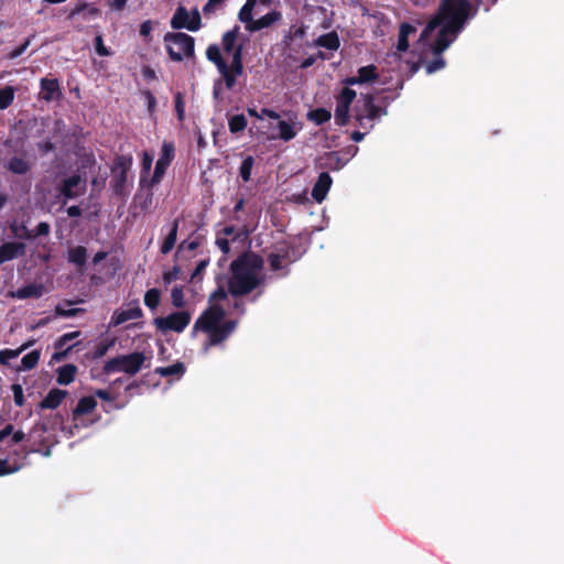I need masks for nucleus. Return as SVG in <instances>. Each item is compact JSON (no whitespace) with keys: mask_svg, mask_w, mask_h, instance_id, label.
Here are the masks:
<instances>
[{"mask_svg":"<svg viewBox=\"0 0 564 564\" xmlns=\"http://www.w3.org/2000/svg\"><path fill=\"white\" fill-rule=\"evenodd\" d=\"M264 265L263 258L253 252L245 251L229 265L228 290L218 286L209 297V301L226 300L228 294L234 297H242L264 284V276L260 275Z\"/></svg>","mask_w":564,"mask_h":564,"instance_id":"obj_1","label":"nucleus"},{"mask_svg":"<svg viewBox=\"0 0 564 564\" xmlns=\"http://www.w3.org/2000/svg\"><path fill=\"white\" fill-rule=\"evenodd\" d=\"M441 22L432 52L441 55L463 32L467 22L477 15V8H473L469 0H441L434 14Z\"/></svg>","mask_w":564,"mask_h":564,"instance_id":"obj_2","label":"nucleus"},{"mask_svg":"<svg viewBox=\"0 0 564 564\" xmlns=\"http://www.w3.org/2000/svg\"><path fill=\"white\" fill-rule=\"evenodd\" d=\"M226 312L217 304L206 308L194 324V330H200L207 334V340L204 344V350L218 346L227 340L238 326L235 319L225 321Z\"/></svg>","mask_w":564,"mask_h":564,"instance_id":"obj_3","label":"nucleus"},{"mask_svg":"<svg viewBox=\"0 0 564 564\" xmlns=\"http://www.w3.org/2000/svg\"><path fill=\"white\" fill-rule=\"evenodd\" d=\"M295 246L288 240H281L272 246V250L267 254V261L270 270L279 272L278 276L285 278L290 274V264L297 261Z\"/></svg>","mask_w":564,"mask_h":564,"instance_id":"obj_4","label":"nucleus"},{"mask_svg":"<svg viewBox=\"0 0 564 564\" xmlns=\"http://www.w3.org/2000/svg\"><path fill=\"white\" fill-rule=\"evenodd\" d=\"M163 41L167 55L173 62H182L184 58L194 56L195 40L193 36L183 32H167Z\"/></svg>","mask_w":564,"mask_h":564,"instance_id":"obj_5","label":"nucleus"},{"mask_svg":"<svg viewBox=\"0 0 564 564\" xmlns=\"http://www.w3.org/2000/svg\"><path fill=\"white\" fill-rule=\"evenodd\" d=\"M145 355L141 351H134L128 355H120L107 360L102 367V371L107 375L122 371L127 375H137L144 365Z\"/></svg>","mask_w":564,"mask_h":564,"instance_id":"obj_6","label":"nucleus"},{"mask_svg":"<svg viewBox=\"0 0 564 564\" xmlns=\"http://www.w3.org/2000/svg\"><path fill=\"white\" fill-rule=\"evenodd\" d=\"M132 164L131 156L118 155L111 167L112 178L111 187L117 195H123L126 192V185L128 181V171Z\"/></svg>","mask_w":564,"mask_h":564,"instance_id":"obj_7","label":"nucleus"},{"mask_svg":"<svg viewBox=\"0 0 564 564\" xmlns=\"http://www.w3.org/2000/svg\"><path fill=\"white\" fill-rule=\"evenodd\" d=\"M191 322V314L187 311L171 313L165 317H156L153 323L162 333H182Z\"/></svg>","mask_w":564,"mask_h":564,"instance_id":"obj_8","label":"nucleus"},{"mask_svg":"<svg viewBox=\"0 0 564 564\" xmlns=\"http://www.w3.org/2000/svg\"><path fill=\"white\" fill-rule=\"evenodd\" d=\"M174 156H175V147H174L173 142L164 141L162 144V148H161L160 158L156 161V164L154 167V173L149 183V185L151 187L159 184L162 181L167 167L174 160Z\"/></svg>","mask_w":564,"mask_h":564,"instance_id":"obj_9","label":"nucleus"},{"mask_svg":"<svg viewBox=\"0 0 564 564\" xmlns=\"http://www.w3.org/2000/svg\"><path fill=\"white\" fill-rule=\"evenodd\" d=\"M364 110L361 112L356 110L355 119L357 123L362 128L366 127V121L370 122V127H372V121L382 115H387V110L377 106L375 104L373 96L370 94L364 96Z\"/></svg>","mask_w":564,"mask_h":564,"instance_id":"obj_10","label":"nucleus"},{"mask_svg":"<svg viewBox=\"0 0 564 564\" xmlns=\"http://www.w3.org/2000/svg\"><path fill=\"white\" fill-rule=\"evenodd\" d=\"M143 316V312L139 306L138 302L133 303V306L128 307L127 310H116L111 316L110 326H119L130 319H138Z\"/></svg>","mask_w":564,"mask_h":564,"instance_id":"obj_11","label":"nucleus"},{"mask_svg":"<svg viewBox=\"0 0 564 564\" xmlns=\"http://www.w3.org/2000/svg\"><path fill=\"white\" fill-rule=\"evenodd\" d=\"M4 167L13 174L25 175L32 170V162L24 151L20 155L10 158Z\"/></svg>","mask_w":564,"mask_h":564,"instance_id":"obj_12","label":"nucleus"},{"mask_svg":"<svg viewBox=\"0 0 564 564\" xmlns=\"http://www.w3.org/2000/svg\"><path fill=\"white\" fill-rule=\"evenodd\" d=\"M41 98L46 102L62 98L59 82L57 78H42L40 80Z\"/></svg>","mask_w":564,"mask_h":564,"instance_id":"obj_13","label":"nucleus"},{"mask_svg":"<svg viewBox=\"0 0 564 564\" xmlns=\"http://www.w3.org/2000/svg\"><path fill=\"white\" fill-rule=\"evenodd\" d=\"M25 254V245L19 241L4 242L0 246V264Z\"/></svg>","mask_w":564,"mask_h":564,"instance_id":"obj_14","label":"nucleus"},{"mask_svg":"<svg viewBox=\"0 0 564 564\" xmlns=\"http://www.w3.org/2000/svg\"><path fill=\"white\" fill-rule=\"evenodd\" d=\"M332 184H333V178L329 175V173L322 172L318 175L317 181L315 182V184L312 188V197L317 203H322L325 199Z\"/></svg>","mask_w":564,"mask_h":564,"instance_id":"obj_15","label":"nucleus"},{"mask_svg":"<svg viewBox=\"0 0 564 564\" xmlns=\"http://www.w3.org/2000/svg\"><path fill=\"white\" fill-rule=\"evenodd\" d=\"M282 20V13L278 10H272L267 14L262 15L258 20H253V22L249 25H246V30L249 32H257L267 28H270L276 22Z\"/></svg>","mask_w":564,"mask_h":564,"instance_id":"obj_16","label":"nucleus"},{"mask_svg":"<svg viewBox=\"0 0 564 564\" xmlns=\"http://www.w3.org/2000/svg\"><path fill=\"white\" fill-rule=\"evenodd\" d=\"M83 14L84 20L99 18L101 10L95 6H90L85 1H77L74 8L69 11L67 19L73 20L76 15Z\"/></svg>","mask_w":564,"mask_h":564,"instance_id":"obj_17","label":"nucleus"},{"mask_svg":"<svg viewBox=\"0 0 564 564\" xmlns=\"http://www.w3.org/2000/svg\"><path fill=\"white\" fill-rule=\"evenodd\" d=\"M67 391L54 388L50 390L46 397L39 403L40 410H55L66 398Z\"/></svg>","mask_w":564,"mask_h":564,"instance_id":"obj_18","label":"nucleus"},{"mask_svg":"<svg viewBox=\"0 0 564 564\" xmlns=\"http://www.w3.org/2000/svg\"><path fill=\"white\" fill-rule=\"evenodd\" d=\"M82 183V177L78 174H74L67 178H65L59 185V193L65 198H76L80 195V191L77 189L79 184Z\"/></svg>","mask_w":564,"mask_h":564,"instance_id":"obj_19","label":"nucleus"},{"mask_svg":"<svg viewBox=\"0 0 564 564\" xmlns=\"http://www.w3.org/2000/svg\"><path fill=\"white\" fill-rule=\"evenodd\" d=\"M88 252L87 248L84 246H76L69 248L67 251V261L77 267L78 272L84 271V267L87 262Z\"/></svg>","mask_w":564,"mask_h":564,"instance_id":"obj_20","label":"nucleus"},{"mask_svg":"<svg viewBox=\"0 0 564 564\" xmlns=\"http://www.w3.org/2000/svg\"><path fill=\"white\" fill-rule=\"evenodd\" d=\"M189 20V12L187 9L183 6H180L171 19V26L174 30L187 29L191 31Z\"/></svg>","mask_w":564,"mask_h":564,"instance_id":"obj_21","label":"nucleus"},{"mask_svg":"<svg viewBox=\"0 0 564 564\" xmlns=\"http://www.w3.org/2000/svg\"><path fill=\"white\" fill-rule=\"evenodd\" d=\"M416 32V28L408 22H402L399 29V37L397 50L399 52H406L409 50V36Z\"/></svg>","mask_w":564,"mask_h":564,"instance_id":"obj_22","label":"nucleus"},{"mask_svg":"<svg viewBox=\"0 0 564 564\" xmlns=\"http://www.w3.org/2000/svg\"><path fill=\"white\" fill-rule=\"evenodd\" d=\"M97 406V401L94 397H83L79 399L77 405L73 410V420L91 413Z\"/></svg>","mask_w":564,"mask_h":564,"instance_id":"obj_23","label":"nucleus"},{"mask_svg":"<svg viewBox=\"0 0 564 564\" xmlns=\"http://www.w3.org/2000/svg\"><path fill=\"white\" fill-rule=\"evenodd\" d=\"M314 45L324 47L329 51H337L340 46L338 34L335 31L319 35L315 41Z\"/></svg>","mask_w":564,"mask_h":564,"instance_id":"obj_24","label":"nucleus"},{"mask_svg":"<svg viewBox=\"0 0 564 564\" xmlns=\"http://www.w3.org/2000/svg\"><path fill=\"white\" fill-rule=\"evenodd\" d=\"M178 226H180V219L175 218L172 221L169 234L166 235V237L164 238V240L161 245V248H160L161 253L167 254L174 248V246L176 243V239H177Z\"/></svg>","mask_w":564,"mask_h":564,"instance_id":"obj_25","label":"nucleus"},{"mask_svg":"<svg viewBox=\"0 0 564 564\" xmlns=\"http://www.w3.org/2000/svg\"><path fill=\"white\" fill-rule=\"evenodd\" d=\"M56 372L57 383L62 386H67L74 381L75 376L77 373V367L73 364H66L64 366L58 367Z\"/></svg>","mask_w":564,"mask_h":564,"instance_id":"obj_26","label":"nucleus"},{"mask_svg":"<svg viewBox=\"0 0 564 564\" xmlns=\"http://www.w3.org/2000/svg\"><path fill=\"white\" fill-rule=\"evenodd\" d=\"M357 77L361 85L375 83L379 78L378 68L373 64L362 66L358 68Z\"/></svg>","mask_w":564,"mask_h":564,"instance_id":"obj_27","label":"nucleus"},{"mask_svg":"<svg viewBox=\"0 0 564 564\" xmlns=\"http://www.w3.org/2000/svg\"><path fill=\"white\" fill-rule=\"evenodd\" d=\"M24 463L20 458H2L0 459V477L12 475L22 469Z\"/></svg>","mask_w":564,"mask_h":564,"instance_id":"obj_28","label":"nucleus"},{"mask_svg":"<svg viewBox=\"0 0 564 564\" xmlns=\"http://www.w3.org/2000/svg\"><path fill=\"white\" fill-rule=\"evenodd\" d=\"M239 32V25H235L231 30L223 34L221 45L226 54L231 53L237 47L236 41L238 39Z\"/></svg>","mask_w":564,"mask_h":564,"instance_id":"obj_29","label":"nucleus"},{"mask_svg":"<svg viewBox=\"0 0 564 564\" xmlns=\"http://www.w3.org/2000/svg\"><path fill=\"white\" fill-rule=\"evenodd\" d=\"M155 373L160 375L161 377L175 376L181 378L185 373V365L181 361H176L171 366L158 367L155 369Z\"/></svg>","mask_w":564,"mask_h":564,"instance_id":"obj_30","label":"nucleus"},{"mask_svg":"<svg viewBox=\"0 0 564 564\" xmlns=\"http://www.w3.org/2000/svg\"><path fill=\"white\" fill-rule=\"evenodd\" d=\"M43 294V286L41 284H29L17 290L15 296L18 299L40 297Z\"/></svg>","mask_w":564,"mask_h":564,"instance_id":"obj_31","label":"nucleus"},{"mask_svg":"<svg viewBox=\"0 0 564 564\" xmlns=\"http://www.w3.org/2000/svg\"><path fill=\"white\" fill-rule=\"evenodd\" d=\"M206 57L209 62L215 64L217 69L225 68V66L227 65L217 44L208 45L206 50Z\"/></svg>","mask_w":564,"mask_h":564,"instance_id":"obj_32","label":"nucleus"},{"mask_svg":"<svg viewBox=\"0 0 564 564\" xmlns=\"http://www.w3.org/2000/svg\"><path fill=\"white\" fill-rule=\"evenodd\" d=\"M307 119L314 122L316 126H322L328 122L332 118V113L326 108H315L307 113Z\"/></svg>","mask_w":564,"mask_h":564,"instance_id":"obj_33","label":"nucleus"},{"mask_svg":"<svg viewBox=\"0 0 564 564\" xmlns=\"http://www.w3.org/2000/svg\"><path fill=\"white\" fill-rule=\"evenodd\" d=\"M231 64L228 66L231 68V70L236 74H242L243 73V45L239 44L237 47L231 52Z\"/></svg>","mask_w":564,"mask_h":564,"instance_id":"obj_34","label":"nucleus"},{"mask_svg":"<svg viewBox=\"0 0 564 564\" xmlns=\"http://www.w3.org/2000/svg\"><path fill=\"white\" fill-rule=\"evenodd\" d=\"M350 106L345 104H338L336 101V108H335V123L339 127H344L348 124L350 119Z\"/></svg>","mask_w":564,"mask_h":564,"instance_id":"obj_35","label":"nucleus"},{"mask_svg":"<svg viewBox=\"0 0 564 564\" xmlns=\"http://www.w3.org/2000/svg\"><path fill=\"white\" fill-rule=\"evenodd\" d=\"M257 4V0H246V3L242 6L238 13L239 20L249 25L253 22L252 11Z\"/></svg>","mask_w":564,"mask_h":564,"instance_id":"obj_36","label":"nucleus"},{"mask_svg":"<svg viewBox=\"0 0 564 564\" xmlns=\"http://www.w3.org/2000/svg\"><path fill=\"white\" fill-rule=\"evenodd\" d=\"M279 135L278 138L288 142L295 138L296 131L294 126L285 120H280L278 123Z\"/></svg>","mask_w":564,"mask_h":564,"instance_id":"obj_37","label":"nucleus"},{"mask_svg":"<svg viewBox=\"0 0 564 564\" xmlns=\"http://www.w3.org/2000/svg\"><path fill=\"white\" fill-rule=\"evenodd\" d=\"M33 341H28L23 344L20 348L13 350V349H2L0 350V365H8V361L10 359L17 358L22 351L28 349Z\"/></svg>","mask_w":564,"mask_h":564,"instance_id":"obj_38","label":"nucleus"},{"mask_svg":"<svg viewBox=\"0 0 564 564\" xmlns=\"http://www.w3.org/2000/svg\"><path fill=\"white\" fill-rule=\"evenodd\" d=\"M247 119L245 115H235L228 120V128L231 133H239L247 128Z\"/></svg>","mask_w":564,"mask_h":564,"instance_id":"obj_39","label":"nucleus"},{"mask_svg":"<svg viewBox=\"0 0 564 564\" xmlns=\"http://www.w3.org/2000/svg\"><path fill=\"white\" fill-rule=\"evenodd\" d=\"M14 100V88L6 86L0 89V110L9 108Z\"/></svg>","mask_w":564,"mask_h":564,"instance_id":"obj_40","label":"nucleus"},{"mask_svg":"<svg viewBox=\"0 0 564 564\" xmlns=\"http://www.w3.org/2000/svg\"><path fill=\"white\" fill-rule=\"evenodd\" d=\"M254 165V159L251 155L246 156L239 167V176L243 182H249L251 178V171Z\"/></svg>","mask_w":564,"mask_h":564,"instance_id":"obj_41","label":"nucleus"},{"mask_svg":"<svg viewBox=\"0 0 564 564\" xmlns=\"http://www.w3.org/2000/svg\"><path fill=\"white\" fill-rule=\"evenodd\" d=\"M160 301H161V292L159 289L153 288L145 292L144 304L150 310H155L159 306Z\"/></svg>","mask_w":564,"mask_h":564,"instance_id":"obj_42","label":"nucleus"},{"mask_svg":"<svg viewBox=\"0 0 564 564\" xmlns=\"http://www.w3.org/2000/svg\"><path fill=\"white\" fill-rule=\"evenodd\" d=\"M40 351L32 350L29 354L24 355L21 359V366L24 370H31L36 367L40 360Z\"/></svg>","mask_w":564,"mask_h":564,"instance_id":"obj_43","label":"nucleus"},{"mask_svg":"<svg viewBox=\"0 0 564 564\" xmlns=\"http://www.w3.org/2000/svg\"><path fill=\"white\" fill-rule=\"evenodd\" d=\"M113 344H115V339H106V340L98 343L94 350L93 358L94 359L102 358L108 352V350L113 346Z\"/></svg>","mask_w":564,"mask_h":564,"instance_id":"obj_44","label":"nucleus"},{"mask_svg":"<svg viewBox=\"0 0 564 564\" xmlns=\"http://www.w3.org/2000/svg\"><path fill=\"white\" fill-rule=\"evenodd\" d=\"M218 72L223 76L228 89H231L235 86L237 76L241 75L234 73L231 68L228 67V65H226L225 68L218 69Z\"/></svg>","mask_w":564,"mask_h":564,"instance_id":"obj_45","label":"nucleus"},{"mask_svg":"<svg viewBox=\"0 0 564 564\" xmlns=\"http://www.w3.org/2000/svg\"><path fill=\"white\" fill-rule=\"evenodd\" d=\"M356 91L350 87H345L339 95L336 97V101L338 104H345L351 106L352 101L356 98Z\"/></svg>","mask_w":564,"mask_h":564,"instance_id":"obj_46","label":"nucleus"},{"mask_svg":"<svg viewBox=\"0 0 564 564\" xmlns=\"http://www.w3.org/2000/svg\"><path fill=\"white\" fill-rule=\"evenodd\" d=\"M175 111L176 117L180 122H183L185 119V100L182 93H176L174 96Z\"/></svg>","mask_w":564,"mask_h":564,"instance_id":"obj_47","label":"nucleus"},{"mask_svg":"<svg viewBox=\"0 0 564 564\" xmlns=\"http://www.w3.org/2000/svg\"><path fill=\"white\" fill-rule=\"evenodd\" d=\"M171 300L173 306L182 308L185 305L183 286H174L171 292Z\"/></svg>","mask_w":564,"mask_h":564,"instance_id":"obj_48","label":"nucleus"},{"mask_svg":"<svg viewBox=\"0 0 564 564\" xmlns=\"http://www.w3.org/2000/svg\"><path fill=\"white\" fill-rule=\"evenodd\" d=\"M437 28H442V24L441 22L437 20V18L435 15H433L430 21L427 22L426 26L423 29V31L421 32V35H420V41H424L426 40L434 30H436Z\"/></svg>","mask_w":564,"mask_h":564,"instance_id":"obj_49","label":"nucleus"},{"mask_svg":"<svg viewBox=\"0 0 564 564\" xmlns=\"http://www.w3.org/2000/svg\"><path fill=\"white\" fill-rule=\"evenodd\" d=\"M209 264V259H203L200 260L195 270L193 271L192 275H191V282H198L203 279V274L207 268V265Z\"/></svg>","mask_w":564,"mask_h":564,"instance_id":"obj_50","label":"nucleus"},{"mask_svg":"<svg viewBox=\"0 0 564 564\" xmlns=\"http://www.w3.org/2000/svg\"><path fill=\"white\" fill-rule=\"evenodd\" d=\"M95 51L99 56H110L111 51L105 45L102 34H97L95 37Z\"/></svg>","mask_w":564,"mask_h":564,"instance_id":"obj_51","label":"nucleus"},{"mask_svg":"<svg viewBox=\"0 0 564 564\" xmlns=\"http://www.w3.org/2000/svg\"><path fill=\"white\" fill-rule=\"evenodd\" d=\"M32 37L33 36L28 37L21 45H19L14 50H12L10 53H8L7 58L15 59L19 56H21L26 51V48L30 46Z\"/></svg>","mask_w":564,"mask_h":564,"instance_id":"obj_52","label":"nucleus"},{"mask_svg":"<svg viewBox=\"0 0 564 564\" xmlns=\"http://www.w3.org/2000/svg\"><path fill=\"white\" fill-rule=\"evenodd\" d=\"M11 390L13 392V399L17 406H23L24 405V394H23V388L19 383H13L11 387Z\"/></svg>","mask_w":564,"mask_h":564,"instance_id":"obj_53","label":"nucleus"},{"mask_svg":"<svg viewBox=\"0 0 564 564\" xmlns=\"http://www.w3.org/2000/svg\"><path fill=\"white\" fill-rule=\"evenodd\" d=\"M199 246H200V240H199V238H198V237H197L196 239H194V240H191V241H188V240H183V241L180 243L178 248H177L176 256H177L180 252L184 251V250L194 251V250H196Z\"/></svg>","mask_w":564,"mask_h":564,"instance_id":"obj_54","label":"nucleus"},{"mask_svg":"<svg viewBox=\"0 0 564 564\" xmlns=\"http://www.w3.org/2000/svg\"><path fill=\"white\" fill-rule=\"evenodd\" d=\"M80 335V332H72V333H66L64 335H62L55 343V348L56 349H61L63 348L65 345H67L70 340L75 339L76 337H78Z\"/></svg>","mask_w":564,"mask_h":564,"instance_id":"obj_55","label":"nucleus"},{"mask_svg":"<svg viewBox=\"0 0 564 564\" xmlns=\"http://www.w3.org/2000/svg\"><path fill=\"white\" fill-rule=\"evenodd\" d=\"M189 26H191V31L192 32H196L200 29L202 26V18H200V13L197 9H194L191 13H189Z\"/></svg>","mask_w":564,"mask_h":564,"instance_id":"obj_56","label":"nucleus"},{"mask_svg":"<svg viewBox=\"0 0 564 564\" xmlns=\"http://www.w3.org/2000/svg\"><path fill=\"white\" fill-rule=\"evenodd\" d=\"M445 64H446V62L443 57L440 56L437 58H434L426 65V73L433 74L436 70L444 68Z\"/></svg>","mask_w":564,"mask_h":564,"instance_id":"obj_57","label":"nucleus"},{"mask_svg":"<svg viewBox=\"0 0 564 564\" xmlns=\"http://www.w3.org/2000/svg\"><path fill=\"white\" fill-rule=\"evenodd\" d=\"M142 95L145 98L148 111L150 115H153L156 109V98L150 90H143Z\"/></svg>","mask_w":564,"mask_h":564,"instance_id":"obj_58","label":"nucleus"},{"mask_svg":"<svg viewBox=\"0 0 564 564\" xmlns=\"http://www.w3.org/2000/svg\"><path fill=\"white\" fill-rule=\"evenodd\" d=\"M152 29H153V24H152L151 20H145L141 23L139 32H140V35L142 37H144L145 42L151 41L150 35H151Z\"/></svg>","mask_w":564,"mask_h":564,"instance_id":"obj_59","label":"nucleus"},{"mask_svg":"<svg viewBox=\"0 0 564 564\" xmlns=\"http://www.w3.org/2000/svg\"><path fill=\"white\" fill-rule=\"evenodd\" d=\"M180 272H181V269L180 267L175 265L173 267L171 270L169 271H165L163 273V281L165 284H170L172 283L173 281L177 280L178 279V275H180Z\"/></svg>","mask_w":564,"mask_h":564,"instance_id":"obj_60","label":"nucleus"},{"mask_svg":"<svg viewBox=\"0 0 564 564\" xmlns=\"http://www.w3.org/2000/svg\"><path fill=\"white\" fill-rule=\"evenodd\" d=\"M12 230L14 232V236L20 239H25V240L35 239V235L33 234V230L28 229V227H25V226H22L20 231H18L17 228H12Z\"/></svg>","mask_w":564,"mask_h":564,"instance_id":"obj_61","label":"nucleus"},{"mask_svg":"<svg viewBox=\"0 0 564 564\" xmlns=\"http://www.w3.org/2000/svg\"><path fill=\"white\" fill-rule=\"evenodd\" d=\"M82 310L80 308H64L61 305L55 307V314L62 317H73L76 316Z\"/></svg>","mask_w":564,"mask_h":564,"instance_id":"obj_62","label":"nucleus"},{"mask_svg":"<svg viewBox=\"0 0 564 564\" xmlns=\"http://www.w3.org/2000/svg\"><path fill=\"white\" fill-rule=\"evenodd\" d=\"M50 232H51V226L46 221H41L40 224H37L35 229L33 230L35 238L41 237V236H48Z\"/></svg>","mask_w":564,"mask_h":564,"instance_id":"obj_63","label":"nucleus"},{"mask_svg":"<svg viewBox=\"0 0 564 564\" xmlns=\"http://www.w3.org/2000/svg\"><path fill=\"white\" fill-rule=\"evenodd\" d=\"M152 162H153V156L150 153L144 152L143 156H142V162H141L142 173L150 172V170L152 167Z\"/></svg>","mask_w":564,"mask_h":564,"instance_id":"obj_64","label":"nucleus"}]
</instances>
